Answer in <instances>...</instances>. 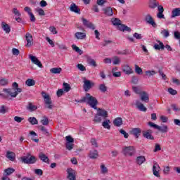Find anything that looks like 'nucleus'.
Masks as SVG:
<instances>
[{
  "instance_id": "obj_63",
  "label": "nucleus",
  "mask_w": 180,
  "mask_h": 180,
  "mask_svg": "<svg viewBox=\"0 0 180 180\" xmlns=\"http://www.w3.org/2000/svg\"><path fill=\"white\" fill-rule=\"evenodd\" d=\"M168 92L171 95H176V94H177L176 90H174L172 88H169Z\"/></svg>"
},
{
  "instance_id": "obj_38",
  "label": "nucleus",
  "mask_w": 180,
  "mask_h": 180,
  "mask_svg": "<svg viewBox=\"0 0 180 180\" xmlns=\"http://www.w3.org/2000/svg\"><path fill=\"white\" fill-rule=\"evenodd\" d=\"M25 84L27 86H34V85H36V82L33 79H28L26 80Z\"/></svg>"
},
{
  "instance_id": "obj_54",
  "label": "nucleus",
  "mask_w": 180,
  "mask_h": 180,
  "mask_svg": "<svg viewBox=\"0 0 180 180\" xmlns=\"http://www.w3.org/2000/svg\"><path fill=\"white\" fill-rule=\"evenodd\" d=\"M41 123L43 124V126H47V124H49V118L44 117V118L41 120Z\"/></svg>"
},
{
  "instance_id": "obj_53",
  "label": "nucleus",
  "mask_w": 180,
  "mask_h": 180,
  "mask_svg": "<svg viewBox=\"0 0 180 180\" xmlns=\"http://www.w3.org/2000/svg\"><path fill=\"white\" fill-rule=\"evenodd\" d=\"M161 34L163 36V37H169V31L168 30H163L160 32Z\"/></svg>"
},
{
  "instance_id": "obj_7",
  "label": "nucleus",
  "mask_w": 180,
  "mask_h": 180,
  "mask_svg": "<svg viewBox=\"0 0 180 180\" xmlns=\"http://www.w3.org/2000/svg\"><path fill=\"white\" fill-rule=\"evenodd\" d=\"M82 79L84 82L83 88L86 92H88V91L91 89V88H92L94 85H95V83L91 82H90V80L86 79V77H83Z\"/></svg>"
},
{
  "instance_id": "obj_17",
  "label": "nucleus",
  "mask_w": 180,
  "mask_h": 180,
  "mask_svg": "<svg viewBox=\"0 0 180 180\" xmlns=\"http://www.w3.org/2000/svg\"><path fill=\"white\" fill-rule=\"evenodd\" d=\"M141 96V101L142 102H146V103H148L150 101V98L148 97V94H147L146 91H143L140 94Z\"/></svg>"
},
{
  "instance_id": "obj_34",
  "label": "nucleus",
  "mask_w": 180,
  "mask_h": 180,
  "mask_svg": "<svg viewBox=\"0 0 180 180\" xmlns=\"http://www.w3.org/2000/svg\"><path fill=\"white\" fill-rule=\"evenodd\" d=\"M72 50H74V51H75L76 53H78L79 56H82V54L84 53V51L79 49V47L77 46L75 44L72 45Z\"/></svg>"
},
{
  "instance_id": "obj_48",
  "label": "nucleus",
  "mask_w": 180,
  "mask_h": 180,
  "mask_svg": "<svg viewBox=\"0 0 180 180\" xmlns=\"http://www.w3.org/2000/svg\"><path fill=\"white\" fill-rule=\"evenodd\" d=\"M135 72L138 74V75H141V74H143V69L139 65H135Z\"/></svg>"
},
{
  "instance_id": "obj_3",
  "label": "nucleus",
  "mask_w": 180,
  "mask_h": 180,
  "mask_svg": "<svg viewBox=\"0 0 180 180\" xmlns=\"http://www.w3.org/2000/svg\"><path fill=\"white\" fill-rule=\"evenodd\" d=\"M21 161L23 164H36L37 158L30 153H27L26 156L21 157Z\"/></svg>"
},
{
  "instance_id": "obj_59",
  "label": "nucleus",
  "mask_w": 180,
  "mask_h": 180,
  "mask_svg": "<svg viewBox=\"0 0 180 180\" xmlns=\"http://www.w3.org/2000/svg\"><path fill=\"white\" fill-rule=\"evenodd\" d=\"M64 89H60L57 91L56 92V95L57 96H58V98H60V96H62V95H64Z\"/></svg>"
},
{
  "instance_id": "obj_23",
  "label": "nucleus",
  "mask_w": 180,
  "mask_h": 180,
  "mask_svg": "<svg viewBox=\"0 0 180 180\" xmlns=\"http://www.w3.org/2000/svg\"><path fill=\"white\" fill-rule=\"evenodd\" d=\"M113 124L116 127H120L123 124V120L122 117H117L114 120Z\"/></svg>"
},
{
  "instance_id": "obj_21",
  "label": "nucleus",
  "mask_w": 180,
  "mask_h": 180,
  "mask_svg": "<svg viewBox=\"0 0 180 180\" xmlns=\"http://www.w3.org/2000/svg\"><path fill=\"white\" fill-rule=\"evenodd\" d=\"M131 133L136 138L139 139L141 134V129L140 128H133Z\"/></svg>"
},
{
  "instance_id": "obj_31",
  "label": "nucleus",
  "mask_w": 180,
  "mask_h": 180,
  "mask_svg": "<svg viewBox=\"0 0 180 180\" xmlns=\"http://www.w3.org/2000/svg\"><path fill=\"white\" fill-rule=\"evenodd\" d=\"M157 6H158V2H157V0H150L149 8L151 9H155Z\"/></svg>"
},
{
  "instance_id": "obj_43",
  "label": "nucleus",
  "mask_w": 180,
  "mask_h": 180,
  "mask_svg": "<svg viewBox=\"0 0 180 180\" xmlns=\"http://www.w3.org/2000/svg\"><path fill=\"white\" fill-rule=\"evenodd\" d=\"M112 64L113 65H119V64H120V58L114 56L112 58Z\"/></svg>"
},
{
  "instance_id": "obj_13",
  "label": "nucleus",
  "mask_w": 180,
  "mask_h": 180,
  "mask_svg": "<svg viewBox=\"0 0 180 180\" xmlns=\"http://www.w3.org/2000/svg\"><path fill=\"white\" fill-rule=\"evenodd\" d=\"M135 105L136 107V109L138 110H140V112H147V108L144 106V104L140 102V101L136 100L135 102Z\"/></svg>"
},
{
  "instance_id": "obj_27",
  "label": "nucleus",
  "mask_w": 180,
  "mask_h": 180,
  "mask_svg": "<svg viewBox=\"0 0 180 180\" xmlns=\"http://www.w3.org/2000/svg\"><path fill=\"white\" fill-rule=\"evenodd\" d=\"M176 16H180V8H176L172 10L171 18H176Z\"/></svg>"
},
{
  "instance_id": "obj_9",
  "label": "nucleus",
  "mask_w": 180,
  "mask_h": 180,
  "mask_svg": "<svg viewBox=\"0 0 180 180\" xmlns=\"http://www.w3.org/2000/svg\"><path fill=\"white\" fill-rule=\"evenodd\" d=\"M25 40L27 41L26 47H31V46H33V36H32L30 33H26Z\"/></svg>"
},
{
  "instance_id": "obj_18",
  "label": "nucleus",
  "mask_w": 180,
  "mask_h": 180,
  "mask_svg": "<svg viewBox=\"0 0 180 180\" xmlns=\"http://www.w3.org/2000/svg\"><path fill=\"white\" fill-rule=\"evenodd\" d=\"M123 72L126 74L127 75H130V74H133V69L130 68L129 65H124L123 68H122Z\"/></svg>"
},
{
  "instance_id": "obj_15",
  "label": "nucleus",
  "mask_w": 180,
  "mask_h": 180,
  "mask_svg": "<svg viewBox=\"0 0 180 180\" xmlns=\"http://www.w3.org/2000/svg\"><path fill=\"white\" fill-rule=\"evenodd\" d=\"M68 179L75 180V171L71 168L67 169Z\"/></svg>"
},
{
  "instance_id": "obj_10",
  "label": "nucleus",
  "mask_w": 180,
  "mask_h": 180,
  "mask_svg": "<svg viewBox=\"0 0 180 180\" xmlns=\"http://www.w3.org/2000/svg\"><path fill=\"white\" fill-rule=\"evenodd\" d=\"M29 57L33 64H35V65H37V67H39V68H43V64H41V62H40V60H39V59H37L36 56H33V55H30Z\"/></svg>"
},
{
  "instance_id": "obj_61",
  "label": "nucleus",
  "mask_w": 180,
  "mask_h": 180,
  "mask_svg": "<svg viewBox=\"0 0 180 180\" xmlns=\"http://www.w3.org/2000/svg\"><path fill=\"white\" fill-rule=\"evenodd\" d=\"M120 133H121V134L124 135V139H128L129 134L127 132H126V131H124V129H120Z\"/></svg>"
},
{
  "instance_id": "obj_56",
  "label": "nucleus",
  "mask_w": 180,
  "mask_h": 180,
  "mask_svg": "<svg viewBox=\"0 0 180 180\" xmlns=\"http://www.w3.org/2000/svg\"><path fill=\"white\" fill-rule=\"evenodd\" d=\"M65 147L68 151H71L74 148V143H66Z\"/></svg>"
},
{
  "instance_id": "obj_5",
  "label": "nucleus",
  "mask_w": 180,
  "mask_h": 180,
  "mask_svg": "<svg viewBox=\"0 0 180 180\" xmlns=\"http://www.w3.org/2000/svg\"><path fill=\"white\" fill-rule=\"evenodd\" d=\"M136 153V149L133 146H124L122 148V153L124 155H129V157H131L134 155Z\"/></svg>"
},
{
  "instance_id": "obj_12",
  "label": "nucleus",
  "mask_w": 180,
  "mask_h": 180,
  "mask_svg": "<svg viewBox=\"0 0 180 180\" xmlns=\"http://www.w3.org/2000/svg\"><path fill=\"white\" fill-rule=\"evenodd\" d=\"M82 20L84 26H86V27H88L89 29H91V30H95V25L94 23L89 22V20L84 18H82Z\"/></svg>"
},
{
  "instance_id": "obj_60",
  "label": "nucleus",
  "mask_w": 180,
  "mask_h": 180,
  "mask_svg": "<svg viewBox=\"0 0 180 180\" xmlns=\"http://www.w3.org/2000/svg\"><path fill=\"white\" fill-rule=\"evenodd\" d=\"M77 67L80 71H86V68L82 64H77Z\"/></svg>"
},
{
  "instance_id": "obj_11",
  "label": "nucleus",
  "mask_w": 180,
  "mask_h": 180,
  "mask_svg": "<svg viewBox=\"0 0 180 180\" xmlns=\"http://www.w3.org/2000/svg\"><path fill=\"white\" fill-rule=\"evenodd\" d=\"M29 57L33 64H35V65H37V67H39V68H43V64H41V62H40V60H39V59H37L36 56H33V55H30Z\"/></svg>"
},
{
  "instance_id": "obj_20",
  "label": "nucleus",
  "mask_w": 180,
  "mask_h": 180,
  "mask_svg": "<svg viewBox=\"0 0 180 180\" xmlns=\"http://www.w3.org/2000/svg\"><path fill=\"white\" fill-rule=\"evenodd\" d=\"M39 158L43 162L50 164V159H49V157H47V155H46L44 153L41 152L39 155Z\"/></svg>"
},
{
  "instance_id": "obj_1",
  "label": "nucleus",
  "mask_w": 180,
  "mask_h": 180,
  "mask_svg": "<svg viewBox=\"0 0 180 180\" xmlns=\"http://www.w3.org/2000/svg\"><path fill=\"white\" fill-rule=\"evenodd\" d=\"M4 92L8 94L11 96V98H16L20 92H22V89L19 88V84L16 82H13L11 89H4Z\"/></svg>"
},
{
  "instance_id": "obj_62",
  "label": "nucleus",
  "mask_w": 180,
  "mask_h": 180,
  "mask_svg": "<svg viewBox=\"0 0 180 180\" xmlns=\"http://www.w3.org/2000/svg\"><path fill=\"white\" fill-rule=\"evenodd\" d=\"M49 31L53 33V34H57V29L55 27H50Z\"/></svg>"
},
{
  "instance_id": "obj_51",
  "label": "nucleus",
  "mask_w": 180,
  "mask_h": 180,
  "mask_svg": "<svg viewBox=\"0 0 180 180\" xmlns=\"http://www.w3.org/2000/svg\"><path fill=\"white\" fill-rule=\"evenodd\" d=\"M94 122H96V123H101V122H102L101 116L96 113L94 117Z\"/></svg>"
},
{
  "instance_id": "obj_37",
  "label": "nucleus",
  "mask_w": 180,
  "mask_h": 180,
  "mask_svg": "<svg viewBox=\"0 0 180 180\" xmlns=\"http://www.w3.org/2000/svg\"><path fill=\"white\" fill-rule=\"evenodd\" d=\"M111 22L113 26H117V27L118 26V25H120L122 23V21L117 18H112L111 19Z\"/></svg>"
},
{
  "instance_id": "obj_4",
  "label": "nucleus",
  "mask_w": 180,
  "mask_h": 180,
  "mask_svg": "<svg viewBox=\"0 0 180 180\" xmlns=\"http://www.w3.org/2000/svg\"><path fill=\"white\" fill-rule=\"evenodd\" d=\"M41 95L44 99L46 108H47V109H53V102L51 101V98H50V96L46 94L44 91L41 92Z\"/></svg>"
},
{
  "instance_id": "obj_41",
  "label": "nucleus",
  "mask_w": 180,
  "mask_h": 180,
  "mask_svg": "<svg viewBox=\"0 0 180 180\" xmlns=\"http://www.w3.org/2000/svg\"><path fill=\"white\" fill-rule=\"evenodd\" d=\"M34 11L35 12H37L39 16H44V15H46V13H44V10H43V8L40 7H37V8L34 9Z\"/></svg>"
},
{
  "instance_id": "obj_14",
  "label": "nucleus",
  "mask_w": 180,
  "mask_h": 180,
  "mask_svg": "<svg viewBox=\"0 0 180 180\" xmlns=\"http://www.w3.org/2000/svg\"><path fill=\"white\" fill-rule=\"evenodd\" d=\"M153 131L151 129H148L143 131V136L145 139L148 140H154V136H153Z\"/></svg>"
},
{
  "instance_id": "obj_57",
  "label": "nucleus",
  "mask_w": 180,
  "mask_h": 180,
  "mask_svg": "<svg viewBox=\"0 0 180 180\" xmlns=\"http://www.w3.org/2000/svg\"><path fill=\"white\" fill-rule=\"evenodd\" d=\"M134 37H135V39L136 40H141V39H143V35H141V34H139L137 32H135L134 34H133Z\"/></svg>"
},
{
  "instance_id": "obj_16",
  "label": "nucleus",
  "mask_w": 180,
  "mask_h": 180,
  "mask_svg": "<svg viewBox=\"0 0 180 180\" xmlns=\"http://www.w3.org/2000/svg\"><path fill=\"white\" fill-rule=\"evenodd\" d=\"M26 109L28 112H35V110H37V105L32 102H29L26 106Z\"/></svg>"
},
{
  "instance_id": "obj_35",
  "label": "nucleus",
  "mask_w": 180,
  "mask_h": 180,
  "mask_svg": "<svg viewBox=\"0 0 180 180\" xmlns=\"http://www.w3.org/2000/svg\"><path fill=\"white\" fill-rule=\"evenodd\" d=\"M63 69L61 68H53L50 70L51 74H60Z\"/></svg>"
},
{
  "instance_id": "obj_52",
  "label": "nucleus",
  "mask_w": 180,
  "mask_h": 180,
  "mask_svg": "<svg viewBox=\"0 0 180 180\" xmlns=\"http://www.w3.org/2000/svg\"><path fill=\"white\" fill-rule=\"evenodd\" d=\"M100 168L101 169V174H108V167H106V166H105V165H101L100 166Z\"/></svg>"
},
{
  "instance_id": "obj_26",
  "label": "nucleus",
  "mask_w": 180,
  "mask_h": 180,
  "mask_svg": "<svg viewBox=\"0 0 180 180\" xmlns=\"http://www.w3.org/2000/svg\"><path fill=\"white\" fill-rule=\"evenodd\" d=\"M97 114L101 116V117H108V111L102 108H98L97 110Z\"/></svg>"
},
{
  "instance_id": "obj_2",
  "label": "nucleus",
  "mask_w": 180,
  "mask_h": 180,
  "mask_svg": "<svg viewBox=\"0 0 180 180\" xmlns=\"http://www.w3.org/2000/svg\"><path fill=\"white\" fill-rule=\"evenodd\" d=\"M78 102H86L91 108H93V109H96V105H98V100L96 98L91 96L89 93H86V96L82 97Z\"/></svg>"
},
{
  "instance_id": "obj_39",
  "label": "nucleus",
  "mask_w": 180,
  "mask_h": 180,
  "mask_svg": "<svg viewBox=\"0 0 180 180\" xmlns=\"http://www.w3.org/2000/svg\"><path fill=\"white\" fill-rule=\"evenodd\" d=\"M109 123H110V120H107L103 122L102 123L103 127H104V129H108V130H110V125L109 124Z\"/></svg>"
},
{
  "instance_id": "obj_33",
  "label": "nucleus",
  "mask_w": 180,
  "mask_h": 180,
  "mask_svg": "<svg viewBox=\"0 0 180 180\" xmlns=\"http://www.w3.org/2000/svg\"><path fill=\"white\" fill-rule=\"evenodd\" d=\"M1 25L3 30H4L6 33H11V27L9 26V25L5 22H2Z\"/></svg>"
},
{
  "instance_id": "obj_47",
  "label": "nucleus",
  "mask_w": 180,
  "mask_h": 180,
  "mask_svg": "<svg viewBox=\"0 0 180 180\" xmlns=\"http://www.w3.org/2000/svg\"><path fill=\"white\" fill-rule=\"evenodd\" d=\"M8 84H9V80L8 79L3 78L0 79V85L1 86H6Z\"/></svg>"
},
{
  "instance_id": "obj_49",
  "label": "nucleus",
  "mask_w": 180,
  "mask_h": 180,
  "mask_svg": "<svg viewBox=\"0 0 180 180\" xmlns=\"http://www.w3.org/2000/svg\"><path fill=\"white\" fill-rule=\"evenodd\" d=\"M28 122H30L32 125L37 124V123H39L37 119L34 117L28 118Z\"/></svg>"
},
{
  "instance_id": "obj_19",
  "label": "nucleus",
  "mask_w": 180,
  "mask_h": 180,
  "mask_svg": "<svg viewBox=\"0 0 180 180\" xmlns=\"http://www.w3.org/2000/svg\"><path fill=\"white\" fill-rule=\"evenodd\" d=\"M75 37L77 39V40H84L86 39V34L85 32H77L75 34Z\"/></svg>"
},
{
  "instance_id": "obj_55",
  "label": "nucleus",
  "mask_w": 180,
  "mask_h": 180,
  "mask_svg": "<svg viewBox=\"0 0 180 180\" xmlns=\"http://www.w3.org/2000/svg\"><path fill=\"white\" fill-rule=\"evenodd\" d=\"M12 13L15 15L16 17H20V12L18 11V8H13L12 10Z\"/></svg>"
},
{
  "instance_id": "obj_46",
  "label": "nucleus",
  "mask_w": 180,
  "mask_h": 180,
  "mask_svg": "<svg viewBox=\"0 0 180 180\" xmlns=\"http://www.w3.org/2000/svg\"><path fill=\"white\" fill-rule=\"evenodd\" d=\"M8 108L6 105H1L0 106V113H2V115H5L6 112H8Z\"/></svg>"
},
{
  "instance_id": "obj_58",
  "label": "nucleus",
  "mask_w": 180,
  "mask_h": 180,
  "mask_svg": "<svg viewBox=\"0 0 180 180\" xmlns=\"http://www.w3.org/2000/svg\"><path fill=\"white\" fill-rule=\"evenodd\" d=\"M66 143H74V138H72L71 136H67L65 137Z\"/></svg>"
},
{
  "instance_id": "obj_30",
  "label": "nucleus",
  "mask_w": 180,
  "mask_h": 180,
  "mask_svg": "<svg viewBox=\"0 0 180 180\" xmlns=\"http://www.w3.org/2000/svg\"><path fill=\"white\" fill-rule=\"evenodd\" d=\"M15 172V169L12 167H8L4 170V175H6V176L9 175H12Z\"/></svg>"
},
{
  "instance_id": "obj_25",
  "label": "nucleus",
  "mask_w": 180,
  "mask_h": 180,
  "mask_svg": "<svg viewBox=\"0 0 180 180\" xmlns=\"http://www.w3.org/2000/svg\"><path fill=\"white\" fill-rule=\"evenodd\" d=\"M6 158H8L10 161H15V157L16 155L13 152L7 151L6 155Z\"/></svg>"
},
{
  "instance_id": "obj_42",
  "label": "nucleus",
  "mask_w": 180,
  "mask_h": 180,
  "mask_svg": "<svg viewBox=\"0 0 180 180\" xmlns=\"http://www.w3.org/2000/svg\"><path fill=\"white\" fill-rule=\"evenodd\" d=\"M98 89H99V91H101V92H103V94H105V92H106V91H108V86H106V85H105V84H101L99 85Z\"/></svg>"
},
{
  "instance_id": "obj_28",
  "label": "nucleus",
  "mask_w": 180,
  "mask_h": 180,
  "mask_svg": "<svg viewBox=\"0 0 180 180\" xmlns=\"http://www.w3.org/2000/svg\"><path fill=\"white\" fill-rule=\"evenodd\" d=\"M103 12L105 15H107V16L113 15V9H112L110 7H106L105 8H103Z\"/></svg>"
},
{
  "instance_id": "obj_40",
  "label": "nucleus",
  "mask_w": 180,
  "mask_h": 180,
  "mask_svg": "<svg viewBox=\"0 0 180 180\" xmlns=\"http://www.w3.org/2000/svg\"><path fill=\"white\" fill-rule=\"evenodd\" d=\"M39 129L42 131V134H45V136H50V132H49L46 127L39 126Z\"/></svg>"
},
{
  "instance_id": "obj_29",
  "label": "nucleus",
  "mask_w": 180,
  "mask_h": 180,
  "mask_svg": "<svg viewBox=\"0 0 180 180\" xmlns=\"http://www.w3.org/2000/svg\"><path fill=\"white\" fill-rule=\"evenodd\" d=\"M136 164L138 165H141L142 164H144L146 162V157L144 156H138L136 160Z\"/></svg>"
},
{
  "instance_id": "obj_22",
  "label": "nucleus",
  "mask_w": 180,
  "mask_h": 180,
  "mask_svg": "<svg viewBox=\"0 0 180 180\" xmlns=\"http://www.w3.org/2000/svg\"><path fill=\"white\" fill-rule=\"evenodd\" d=\"M70 9L71 12H75V13H78V15H81V10L78 8V6H77L75 4L72 3L70 5Z\"/></svg>"
},
{
  "instance_id": "obj_44",
  "label": "nucleus",
  "mask_w": 180,
  "mask_h": 180,
  "mask_svg": "<svg viewBox=\"0 0 180 180\" xmlns=\"http://www.w3.org/2000/svg\"><path fill=\"white\" fill-rule=\"evenodd\" d=\"M87 62H88V64H89V65H91V67H97L98 65H96V61H95V60L91 58H89L87 59Z\"/></svg>"
},
{
  "instance_id": "obj_45",
  "label": "nucleus",
  "mask_w": 180,
  "mask_h": 180,
  "mask_svg": "<svg viewBox=\"0 0 180 180\" xmlns=\"http://www.w3.org/2000/svg\"><path fill=\"white\" fill-rule=\"evenodd\" d=\"M63 88H64L63 91L65 92H70V91H71V86L68 83L64 82L63 83Z\"/></svg>"
},
{
  "instance_id": "obj_36",
  "label": "nucleus",
  "mask_w": 180,
  "mask_h": 180,
  "mask_svg": "<svg viewBox=\"0 0 180 180\" xmlns=\"http://www.w3.org/2000/svg\"><path fill=\"white\" fill-rule=\"evenodd\" d=\"M157 130H159L161 133H167L168 131V127L167 125H163L162 127L158 125Z\"/></svg>"
},
{
  "instance_id": "obj_8",
  "label": "nucleus",
  "mask_w": 180,
  "mask_h": 180,
  "mask_svg": "<svg viewBox=\"0 0 180 180\" xmlns=\"http://www.w3.org/2000/svg\"><path fill=\"white\" fill-rule=\"evenodd\" d=\"M144 20L148 25H150L153 26V27H157V23H155V21H154V18H153V16L150 14H147L144 17Z\"/></svg>"
},
{
  "instance_id": "obj_6",
  "label": "nucleus",
  "mask_w": 180,
  "mask_h": 180,
  "mask_svg": "<svg viewBox=\"0 0 180 180\" xmlns=\"http://www.w3.org/2000/svg\"><path fill=\"white\" fill-rule=\"evenodd\" d=\"M160 171H161V167L157 162H153V174L157 178H161V175H160Z\"/></svg>"
},
{
  "instance_id": "obj_24",
  "label": "nucleus",
  "mask_w": 180,
  "mask_h": 180,
  "mask_svg": "<svg viewBox=\"0 0 180 180\" xmlns=\"http://www.w3.org/2000/svg\"><path fill=\"white\" fill-rule=\"evenodd\" d=\"M158 43L159 44H154V49L155 50H164L165 49V46H164V43H162L160 41H158Z\"/></svg>"
},
{
  "instance_id": "obj_64",
  "label": "nucleus",
  "mask_w": 180,
  "mask_h": 180,
  "mask_svg": "<svg viewBox=\"0 0 180 180\" xmlns=\"http://www.w3.org/2000/svg\"><path fill=\"white\" fill-rule=\"evenodd\" d=\"M174 37L175 39H180V32L178 31L174 32Z\"/></svg>"
},
{
  "instance_id": "obj_50",
  "label": "nucleus",
  "mask_w": 180,
  "mask_h": 180,
  "mask_svg": "<svg viewBox=\"0 0 180 180\" xmlns=\"http://www.w3.org/2000/svg\"><path fill=\"white\" fill-rule=\"evenodd\" d=\"M145 74L147 77H153V75H155L157 72L155 70H147L145 72Z\"/></svg>"
},
{
  "instance_id": "obj_32",
  "label": "nucleus",
  "mask_w": 180,
  "mask_h": 180,
  "mask_svg": "<svg viewBox=\"0 0 180 180\" xmlns=\"http://www.w3.org/2000/svg\"><path fill=\"white\" fill-rule=\"evenodd\" d=\"M97 157H99V155L98 154V150L90 151L89 158H91V160H95Z\"/></svg>"
}]
</instances>
